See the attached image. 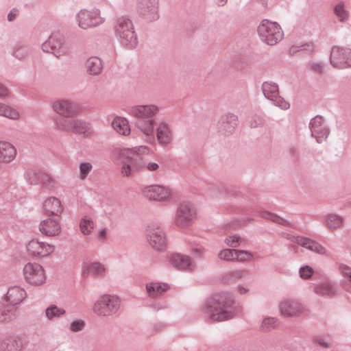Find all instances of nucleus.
I'll return each instance as SVG.
<instances>
[{
    "mask_svg": "<svg viewBox=\"0 0 351 351\" xmlns=\"http://www.w3.org/2000/svg\"><path fill=\"white\" fill-rule=\"evenodd\" d=\"M9 94V90L6 86L0 83V97H5Z\"/></svg>",
    "mask_w": 351,
    "mask_h": 351,
    "instance_id": "obj_51",
    "label": "nucleus"
},
{
    "mask_svg": "<svg viewBox=\"0 0 351 351\" xmlns=\"http://www.w3.org/2000/svg\"><path fill=\"white\" fill-rule=\"evenodd\" d=\"M117 33L121 38L128 43L130 47L136 44V37L132 23L129 19L121 18L118 21Z\"/></svg>",
    "mask_w": 351,
    "mask_h": 351,
    "instance_id": "obj_12",
    "label": "nucleus"
},
{
    "mask_svg": "<svg viewBox=\"0 0 351 351\" xmlns=\"http://www.w3.org/2000/svg\"><path fill=\"white\" fill-rule=\"evenodd\" d=\"M265 96L270 100H274L278 96V86L271 83L265 82L263 85Z\"/></svg>",
    "mask_w": 351,
    "mask_h": 351,
    "instance_id": "obj_31",
    "label": "nucleus"
},
{
    "mask_svg": "<svg viewBox=\"0 0 351 351\" xmlns=\"http://www.w3.org/2000/svg\"><path fill=\"white\" fill-rule=\"evenodd\" d=\"M23 275L25 280L35 286L42 285L47 279L44 267L36 263H28L23 268Z\"/></svg>",
    "mask_w": 351,
    "mask_h": 351,
    "instance_id": "obj_5",
    "label": "nucleus"
},
{
    "mask_svg": "<svg viewBox=\"0 0 351 351\" xmlns=\"http://www.w3.org/2000/svg\"><path fill=\"white\" fill-rule=\"evenodd\" d=\"M132 151V155L139 156L140 154H145L149 152V149L145 146H141L134 149H130Z\"/></svg>",
    "mask_w": 351,
    "mask_h": 351,
    "instance_id": "obj_49",
    "label": "nucleus"
},
{
    "mask_svg": "<svg viewBox=\"0 0 351 351\" xmlns=\"http://www.w3.org/2000/svg\"><path fill=\"white\" fill-rule=\"evenodd\" d=\"M16 154V149L12 144L0 141V163H8L12 161Z\"/></svg>",
    "mask_w": 351,
    "mask_h": 351,
    "instance_id": "obj_20",
    "label": "nucleus"
},
{
    "mask_svg": "<svg viewBox=\"0 0 351 351\" xmlns=\"http://www.w3.org/2000/svg\"><path fill=\"white\" fill-rule=\"evenodd\" d=\"M90 128L88 123L79 119H73L72 132L85 134L90 130Z\"/></svg>",
    "mask_w": 351,
    "mask_h": 351,
    "instance_id": "obj_33",
    "label": "nucleus"
},
{
    "mask_svg": "<svg viewBox=\"0 0 351 351\" xmlns=\"http://www.w3.org/2000/svg\"><path fill=\"white\" fill-rule=\"evenodd\" d=\"M120 306L119 298L114 295H102L94 304L93 312L99 316H110L115 313Z\"/></svg>",
    "mask_w": 351,
    "mask_h": 351,
    "instance_id": "obj_3",
    "label": "nucleus"
},
{
    "mask_svg": "<svg viewBox=\"0 0 351 351\" xmlns=\"http://www.w3.org/2000/svg\"><path fill=\"white\" fill-rule=\"evenodd\" d=\"M4 104L0 103V116L2 115Z\"/></svg>",
    "mask_w": 351,
    "mask_h": 351,
    "instance_id": "obj_61",
    "label": "nucleus"
},
{
    "mask_svg": "<svg viewBox=\"0 0 351 351\" xmlns=\"http://www.w3.org/2000/svg\"><path fill=\"white\" fill-rule=\"evenodd\" d=\"M169 287L160 282H149L146 285V291L151 298H155L167 291Z\"/></svg>",
    "mask_w": 351,
    "mask_h": 351,
    "instance_id": "obj_27",
    "label": "nucleus"
},
{
    "mask_svg": "<svg viewBox=\"0 0 351 351\" xmlns=\"http://www.w3.org/2000/svg\"><path fill=\"white\" fill-rule=\"evenodd\" d=\"M26 251L28 255L32 258H45L54 252L55 246L38 239H32L27 243Z\"/></svg>",
    "mask_w": 351,
    "mask_h": 351,
    "instance_id": "obj_4",
    "label": "nucleus"
},
{
    "mask_svg": "<svg viewBox=\"0 0 351 351\" xmlns=\"http://www.w3.org/2000/svg\"><path fill=\"white\" fill-rule=\"evenodd\" d=\"M193 252L195 253H197V254H202L203 252H204V250L202 248H198V249H195L193 250Z\"/></svg>",
    "mask_w": 351,
    "mask_h": 351,
    "instance_id": "obj_60",
    "label": "nucleus"
},
{
    "mask_svg": "<svg viewBox=\"0 0 351 351\" xmlns=\"http://www.w3.org/2000/svg\"><path fill=\"white\" fill-rule=\"evenodd\" d=\"M298 47H295V46L291 47V48L290 49V52L292 53H294L298 51L303 50V49L311 51L313 49V45L312 43L306 44V45H302L301 47H300V49H298Z\"/></svg>",
    "mask_w": 351,
    "mask_h": 351,
    "instance_id": "obj_48",
    "label": "nucleus"
},
{
    "mask_svg": "<svg viewBox=\"0 0 351 351\" xmlns=\"http://www.w3.org/2000/svg\"><path fill=\"white\" fill-rule=\"evenodd\" d=\"M258 33L261 39L269 45H276L283 36L279 25L267 19L261 21L258 27Z\"/></svg>",
    "mask_w": 351,
    "mask_h": 351,
    "instance_id": "obj_1",
    "label": "nucleus"
},
{
    "mask_svg": "<svg viewBox=\"0 0 351 351\" xmlns=\"http://www.w3.org/2000/svg\"><path fill=\"white\" fill-rule=\"evenodd\" d=\"M41 176L43 183L49 185L51 183L53 182V180L51 177L45 175H42Z\"/></svg>",
    "mask_w": 351,
    "mask_h": 351,
    "instance_id": "obj_54",
    "label": "nucleus"
},
{
    "mask_svg": "<svg viewBox=\"0 0 351 351\" xmlns=\"http://www.w3.org/2000/svg\"><path fill=\"white\" fill-rule=\"evenodd\" d=\"M0 320H1V321H5V318H1V317H0Z\"/></svg>",
    "mask_w": 351,
    "mask_h": 351,
    "instance_id": "obj_63",
    "label": "nucleus"
},
{
    "mask_svg": "<svg viewBox=\"0 0 351 351\" xmlns=\"http://www.w3.org/2000/svg\"><path fill=\"white\" fill-rule=\"evenodd\" d=\"M1 116L12 120H18L21 117L17 109L5 104H4Z\"/></svg>",
    "mask_w": 351,
    "mask_h": 351,
    "instance_id": "obj_35",
    "label": "nucleus"
},
{
    "mask_svg": "<svg viewBox=\"0 0 351 351\" xmlns=\"http://www.w3.org/2000/svg\"><path fill=\"white\" fill-rule=\"evenodd\" d=\"M312 135L317 139L318 143L325 139L328 134V129L324 125V120L322 117L317 116L311 121Z\"/></svg>",
    "mask_w": 351,
    "mask_h": 351,
    "instance_id": "obj_18",
    "label": "nucleus"
},
{
    "mask_svg": "<svg viewBox=\"0 0 351 351\" xmlns=\"http://www.w3.org/2000/svg\"><path fill=\"white\" fill-rule=\"evenodd\" d=\"M99 236L101 239H104L106 236V230L105 229L101 230L99 232Z\"/></svg>",
    "mask_w": 351,
    "mask_h": 351,
    "instance_id": "obj_58",
    "label": "nucleus"
},
{
    "mask_svg": "<svg viewBox=\"0 0 351 351\" xmlns=\"http://www.w3.org/2000/svg\"><path fill=\"white\" fill-rule=\"evenodd\" d=\"M241 240V239L239 237L232 235L226 238L225 243L230 247H236L239 245Z\"/></svg>",
    "mask_w": 351,
    "mask_h": 351,
    "instance_id": "obj_43",
    "label": "nucleus"
},
{
    "mask_svg": "<svg viewBox=\"0 0 351 351\" xmlns=\"http://www.w3.org/2000/svg\"><path fill=\"white\" fill-rule=\"evenodd\" d=\"M43 209L45 214L49 217L61 218L64 212V206L62 201L55 197H47L43 202Z\"/></svg>",
    "mask_w": 351,
    "mask_h": 351,
    "instance_id": "obj_13",
    "label": "nucleus"
},
{
    "mask_svg": "<svg viewBox=\"0 0 351 351\" xmlns=\"http://www.w3.org/2000/svg\"><path fill=\"white\" fill-rule=\"evenodd\" d=\"M65 313L64 310L57 307L56 306H51L46 309V316L48 319H51L53 317H59Z\"/></svg>",
    "mask_w": 351,
    "mask_h": 351,
    "instance_id": "obj_38",
    "label": "nucleus"
},
{
    "mask_svg": "<svg viewBox=\"0 0 351 351\" xmlns=\"http://www.w3.org/2000/svg\"><path fill=\"white\" fill-rule=\"evenodd\" d=\"M158 111L159 108L156 105H140L133 107L131 109V114L138 119L146 120L153 119Z\"/></svg>",
    "mask_w": 351,
    "mask_h": 351,
    "instance_id": "obj_17",
    "label": "nucleus"
},
{
    "mask_svg": "<svg viewBox=\"0 0 351 351\" xmlns=\"http://www.w3.org/2000/svg\"><path fill=\"white\" fill-rule=\"evenodd\" d=\"M16 14H17V11H16V10H12V11L9 13V14H8V20H9L10 21H13V20L15 19V17H16Z\"/></svg>",
    "mask_w": 351,
    "mask_h": 351,
    "instance_id": "obj_56",
    "label": "nucleus"
},
{
    "mask_svg": "<svg viewBox=\"0 0 351 351\" xmlns=\"http://www.w3.org/2000/svg\"><path fill=\"white\" fill-rule=\"evenodd\" d=\"M43 50L50 52L56 56L59 57L64 55L68 51V48L64 39L58 35H52L43 44Z\"/></svg>",
    "mask_w": 351,
    "mask_h": 351,
    "instance_id": "obj_9",
    "label": "nucleus"
},
{
    "mask_svg": "<svg viewBox=\"0 0 351 351\" xmlns=\"http://www.w3.org/2000/svg\"><path fill=\"white\" fill-rule=\"evenodd\" d=\"M61 218L50 217L42 220L38 225L40 232L47 237H58L62 233Z\"/></svg>",
    "mask_w": 351,
    "mask_h": 351,
    "instance_id": "obj_7",
    "label": "nucleus"
},
{
    "mask_svg": "<svg viewBox=\"0 0 351 351\" xmlns=\"http://www.w3.org/2000/svg\"><path fill=\"white\" fill-rule=\"evenodd\" d=\"M138 128L144 135L153 139V133L154 130V120L146 119L141 120L138 123Z\"/></svg>",
    "mask_w": 351,
    "mask_h": 351,
    "instance_id": "obj_29",
    "label": "nucleus"
},
{
    "mask_svg": "<svg viewBox=\"0 0 351 351\" xmlns=\"http://www.w3.org/2000/svg\"><path fill=\"white\" fill-rule=\"evenodd\" d=\"M335 12L341 21H343L348 17V13L344 10L343 5L342 3H339L336 5Z\"/></svg>",
    "mask_w": 351,
    "mask_h": 351,
    "instance_id": "obj_42",
    "label": "nucleus"
},
{
    "mask_svg": "<svg viewBox=\"0 0 351 351\" xmlns=\"http://www.w3.org/2000/svg\"><path fill=\"white\" fill-rule=\"evenodd\" d=\"M143 195L150 200L163 202L171 197V191L164 186L152 185L143 189Z\"/></svg>",
    "mask_w": 351,
    "mask_h": 351,
    "instance_id": "obj_11",
    "label": "nucleus"
},
{
    "mask_svg": "<svg viewBox=\"0 0 351 351\" xmlns=\"http://www.w3.org/2000/svg\"><path fill=\"white\" fill-rule=\"evenodd\" d=\"M171 264L180 270H185L192 267L191 258L188 256L181 254H173L170 258Z\"/></svg>",
    "mask_w": 351,
    "mask_h": 351,
    "instance_id": "obj_21",
    "label": "nucleus"
},
{
    "mask_svg": "<svg viewBox=\"0 0 351 351\" xmlns=\"http://www.w3.org/2000/svg\"><path fill=\"white\" fill-rule=\"evenodd\" d=\"M80 228L83 234L88 235L93 230L94 223L90 219L84 217L80 223Z\"/></svg>",
    "mask_w": 351,
    "mask_h": 351,
    "instance_id": "obj_36",
    "label": "nucleus"
},
{
    "mask_svg": "<svg viewBox=\"0 0 351 351\" xmlns=\"http://www.w3.org/2000/svg\"><path fill=\"white\" fill-rule=\"evenodd\" d=\"M52 108L57 114L64 117H73L78 112L77 106L64 99L55 101L52 104Z\"/></svg>",
    "mask_w": 351,
    "mask_h": 351,
    "instance_id": "obj_16",
    "label": "nucleus"
},
{
    "mask_svg": "<svg viewBox=\"0 0 351 351\" xmlns=\"http://www.w3.org/2000/svg\"><path fill=\"white\" fill-rule=\"evenodd\" d=\"M36 176H37V174L34 172H29L27 174L28 180L32 184L37 183V180L36 179Z\"/></svg>",
    "mask_w": 351,
    "mask_h": 351,
    "instance_id": "obj_52",
    "label": "nucleus"
},
{
    "mask_svg": "<svg viewBox=\"0 0 351 351\" xmlns=\"http://www.w3.org/2000/svg\"><path fill=\"white\" fill-rule=\"evenodd\" d=\"M296 243L303 247L308 249L313 252H315L318 254H325L326 249L322 246L319 243L305 237H297L295 239Z\"/></svg>",
    "mask_w": 351,
    "mask_h": 351,
    "instance_id": "obj_23",
    "label": "nucleus"
},
{
    "mask_svg": "<svg viewBox=\"0 0 351 351\" xmlns=\"http://www.w3.org/2000/svg\"><path fill=\"white\" fill-rule=\"evenodd\" d=\"M320 344H322L324 347H328L329 346V343H322L320 342L319 343Z\"/></svg>",
    "mask_w": 351,
    "mask_h": 351,
    "instance_id": "obj_62",
    "label": "nucleus"
},
{
    "mask_svg": "<svg viewBox=\"0 0 351 351\" xmlns=\"http://www.w3.org/2000/svg\"><path fill=\"white\" fill-rule=\"evenodd\" d=\"M343 219L336 214H329L326 217V226L330 230H336L343 226Z\"/></svg>",
    "mask_w": 351,
    "mask_h": 351,
    "instance_id": "obj_30",
    "label": "nucleus"
},
{
    "mask_svg": "<svg viewBox=\"0 0 351 351\" xmlns=\"http://www.w3.org/2000/svg\"><path fill=\"white\" fill-rule=\"evenodd\" d=\"M25 291L19 287L10 288L6 295V300L12 305L19 304L24 299Z\"/></svg>",
    "mask_w": 351,
    "mask_h": 351,
    "instance_id": "obj_25",
    "label": "nucleus"
},
{
    "mask_svg": "<svg viewBox=\"0 0 351 351\" xmlns=\"http://www.w3.org/2000/svg\"><path fill=\"white\" fill-rule=\"evenodd\" d=\"M73 119H58L56 121L57 130L64 132H72Z\"/></svg>",
    "mask_w": 351,
    "mask_h": 351,
    "instance_id": "obj_34",
    "label": "nucleus"
},
{
    "mask_svg": "<svg viewBox=\"0 0 351 351\" xmlns=\"http://www.w3.org/2000/svg\"><path fill=\"white\" fill-rule=\"evenodd\" d=\"M330 62L335 67L343 69L351 66V50L335 47L330 55Z\"/></svg>",
    "mask_w": 351,
    "mask_h": 351,
    "instance_id": "obj_10",
    "label": "nucleus"
},
{
    "mask_svg": "<svg viewBox=\"0 0 351 351\" xmlns=\"http://www.w3.org/2000/svg\"><path fill=\"white\" fill-rule=\"evenodd\" d=\"M113 129L120 135L128 136L130 134L128 121L123 117H117L112 122Z\"/></svg>",
    "mask_w": 351,
    "mask_h": 351,
    "instance_id": "obj_26",
    "label": "nucleus"
},
{
    "mask_svg": "<svg viewBox=\"0 0 351 351\" xmlns=\"http://www.w3.org/2000/svg\"><path fill=\"white\" fill-rule=\"evenodd\" d=\"M92 165L90 162H82L80 165V178L84 180L92 169Z\"/></svg>",
    "mask_w": 351,
    "mask_h": 351,
    "instance_id": "obj_40",
    "label": "nucleus"
},
{
    "mask_svg": "<svg viewBox=\"0 0 351 351\" xmlns=\"http://www.w3.org/2000/svg\"><path fill=\"white\" fill-rule=\"evenodd\" d=\"M196 213L189 205H181L177 211L176 224L181 228L189 226L195 218Z\"/></svg>",
    "mask_w": 351,
    "mask_h": 351,
    "instance_id": "obj_15",
    "label": "nucleus"
},
{
    "mask_svg": "<svg viewBox=\"0 0 351 351\" xmlns=\"http://www.w3.org/2000/svg\"><path fill=\"white\" fill-rule=\"evenodd\" d=\"M107 271L106 267L99 263H90L84 269L83 274L86 276H102Z\"/></svg>",
    "mask_w": 351,
    "mask_h": 351,
    "instance_id": "obj_24",
    "label": "nucleus"
},
{
    "mask_svg": "<svg viewBox=\"0 0 351 351\" xmlns=\"http://www.w3.org/2000/svg\"><path fill=\"white\" fill-rule=\"evenodd\" d=\"M209 313L212 319L216 321H224L233 317L231 307L226 305L223 301H210Z\"/></svg>",
    "mask_w": 351,
    "mask_h": 351,
    "instance_id": "obj_8",
    "label": "nucleus"
},
{
    "mask_svg": "<svg viewBox=\"0 0 351 351\" xmlns=\"http://www.w3.org/2000/svg\"><path fill=\"white\" fill-rule=\"evenodd\" d=\"M263 217L282 225H286L287 221L283 218L269 212H263Z\"/></svg>",
    "mask_w": 351,
    "mask_h": 351,
    "instance_id": "obj_39",
    "label": "nucleus"
},
{
    "mask_svg": "<svg viewBox=\"0 0 351 351\" xmlns=\"http://www.w3.org/2000/svg\"><path fill=\"white\" fill-rule=\"evenodd\" d=\"M274 101L278 106L283 110H287L290 106L289 103L280 96H278Z\"/></svg>",
    "mask_w": 351,
    "mask_h": 351,
    "instance_id": "obj_46",
    "label": "nucleus"
},
{
    "mask_svg": "<svg viewBox=\"0 0 351 351\" xmlns=\"http://www.w3.org/2000/svg\"><path fill=\"white\" fill-rule=\"evenodd\" d=\"M238 291L239 292L240 294H244L249 291V288L239 285L238 287Z\"/></svg>",
    "mask_w": 351,
    "mask_h": 351,
    "instance_id": "obj_57",
    "label": "nucleus"
},
{
    "mask_svg": "<svg viewBox=\"0 0 351 351\" xmlns=\"http://www.w3.org/2000/svg\"><path fill=\"white\" fill-rule=\"evenodd\" d=\"M315 292L322 296H331L335 294L334 287L330 283H322L315 288Z\"/></svg>",
    "mask_w": 351,
    "mask_h": 351,
    "instance_id": "obj_32",
    "label": "nucleus"
},
{
    "mask_svg": "<svg viewBox=\"0 0 351 351\" xmlns=\"http://www.w3.org/2000/svg\"><path fill=\"white\" fill-rule=\"evenodd\" d=\"M322 65L321 63H313L311 65L313 70L317 72H321L322 71Z\"/></svg>",
    "mask_w": 351,
    "mask_h": 351,
    "instance_id": "obj_55",
    "label": "nucleus"
},
{
    "mask_svg": "<svg viewBox=\"0 0 351 351\" xmlns=\"http://www.w3.org/2000/svg\"><path fill=\"white\" fill-rule=\"evenodd\" d=\"M313 273V269L308 266L302 267L300 269V276L302 278L307 279L310 278Z\"/></svg>",
    "mask_w": 351,
    "mask_h": 351,
    "instance_id": "obj_45",
    "label": "nucleus"
},
{
    "mask_svg": "<svg viewBox=\"0 0 351 351\" xmlns=\"http://www.w3.org/2000/svg\"><path fill=\"white\" fill-rule=\"evenodd\" d=\"M252 257V255L247 251L237 250V255L234 256V260L239 261H245L250 260Z\"/></svg>",
    "mask_w": 351,
    "mask_h": 351,
    "instance_id": "obj_41",
    "label": "nucleus"
},
{
    "mask_svg": "<svg viewBox=\"0 0 351 351\" xmlns=\"http://www.w3.org/2000/svg\"><path fill=\"white\" fill-rule=\"evenodd\" d=\"M147 170L149 171H156L158 169L159 165L156 162H149L145 166Z\"/></svg>",
    "mask_w": 351,
    "mask_h": 351,
    "instance_id": "obj_50",
    "label": "nucleus"
},
{
    "mask_svg": "<svg viewBox=\"0 0 351 351\" xmlns=\"http://www.w3.org/2000/svg\"><path fill=\"white\" fill-rule=\"evenodd\" d=\"M147 240L150 245L157 250H164L167 244V237L160 227H152L147 230Z\"/></svg>",
    "mask_w": 351,
    "mask_h": 351,
    "instance_id": "obj_14",
    "label": "nucleus"
},
{
    "mask_svg": "<svg viewBox=\"0 0 351 351\" xmlns=\"http://www.w3.org/2000/svg\"><path fill=\"white\" fill-rule=\"evenodd\" d=\"M121 155L125 158L121 171L123 176L130 177L145 168L143 159L140 156L132 155V151L129 149L122 150Z\"/></svg>",
    "mask_w": 351,
    "mask_h": 351,
    "instance_id": "obj_2",
    "label": "nucleus"
},
{
    "mask_svg": "<svg viewBox=\"0 0 351 351\" xmlns=\"http://www.w3.org/2000/svg\"><path fill=\"white\" fill-rule=\"evenodd\" d=\"M156 136L158 142L162 145H168L173 139L171 131L165 123H160L158 126Z\"/></svg>",
    "mask_w": 351,
    "mask_h": 351,
    "instance_id": "obj_22",
    "label": "nucleus"
},
{
    "mask_svg": "<svg viewBox=\"0 0 351 351\" xmlns=\"http://www.w3.org/2000/svg\"><path fill=\"white\" fill-rule=\"evenodd\" d=\"M302 305L295 301H284L280 304V311L285 317H292L299 315L302 312Z\"/></svg>",
    "mask_w": 351,
    "mask_h": 351,
    "instance_id": "obj_19",
    "label": "nucleus"
},
{
    "mask_svg": "<svg viewBox=\"0 0 351 351\" xmlns=\"http://www.w3.org/2000/svg\"><path fill=\"white\" fill-rule=\"evenodd\" d=\"M217 3L219 5H223L227 0H215Z\"/></svg>",
    "mask_w": 351,
    "mask_h": 351,
    "instance_id": "obj_59",
    "label": "nucleus"
},
{
    "mask_svg": "<svg viewBox=\"0 0 351 351\" xmlns=\"http://www.w3.org/2000/svg\"><path fill=\"white\" fill-rule=\"evenodd\" d=\"M237 255V250L224 249L219 252L218 257L223 261H234V256Z\"/></svg>",
    "mask_w": 351,
    "mask_h": 351,
    "instance_id": "obj_37",
    "label": "nucleus"
},
{
    "mask_svg": "<svg viewBox=\"0 0 351 351\" xmlns=\"http://www.w3.org/2000/svg\"><path fill=\"white\" fill-rule=\"evenodd\" d=\"M87 72L90 75H98L101 72L102 64L99 58L91 57L86 62Z\"/></svg>",
    "mask_w": 351,
    "mask_h": 351,
    "instance_id": "obj_28",
    "label": "nucleus"
},
{
    "mask_svg": "<svg viewBox=\"0 0 351 351\" xmlns=\"http://www.w3.org/2000/svg\"><path fill=\"white\" fill-rule=\"evenodd\" d=\"M276 324V320L273 317H267L263 319L262 322V328L267 330L275 327Z\"/></svg>",
    "mask_w": 351,
    "mask_h": 351,
    "instance_id": "obj_44",
    "label": "nucleus"
},
{
    "mask_svg": "<svg viewBox=\"0 0 351 351\" xmlns=\"http://www.w3.org/2000/svg\"><path fill=\"white\" fill-rule=\"evenodd\" d=\"M84 322L82 320L74 321L71 323L70 328L73 332H78L83 329Z\"/></svg>",
    "mask_w": 351,
    "mask_h": 351,
    "instance_id": "obj_47",
    "label": "nucleus"
},
{
    "mask_svg": "<svg viewBox=\"0 0 351 351\" xmlns=\"http://www.w3.org/2000/svg\"><path fill=\"white\" fill-rule=\"evenodd\" d=\"M342 274L343 276L348 278L351 282V269L349 267H344L342 269Z\"/></svg>",
    "mask_w": 351,
    "mask_h": 351,
    "instance_id": "obj_53",
    "label": "nucleus"
},
{
    "mask_svg": "<svg viewBox=\"0 0 351 351\" xmlns=\"http://www.w3.org/2000/svg\"><path fill=\"white\" fill-rule=\"evenodd\" d=\"M79 26L82 29H87L100 25L104 22L99 10H82L77 14Z\"/></svg>",
    "mask_w": 351,
    "mask_h": 351,
    "instance_id": "obj_6",
    "label": "nucleus"
}]
</instances>
